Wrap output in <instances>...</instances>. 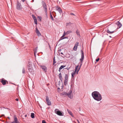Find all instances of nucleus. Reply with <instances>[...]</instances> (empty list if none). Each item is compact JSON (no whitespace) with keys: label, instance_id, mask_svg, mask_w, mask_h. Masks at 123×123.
Masks as SVG:
<instances>
[{"label":"nucleus","instance_id":"6","mask_svg":"<svg viewBox=\"0 0 123 123\" xmlns=\"http://www.w3.org/2000/svg\"><path fill=\"white\" fill-rule=\"evenodd\" d=\"M16 8L18 10H20L22 8V6L20 3H19L18 1L17 2Z\"/></svg>","mask_w":123,"mask_h":123},{"label":"nucleus","instance_id":"50","mask_svg":"<svg viewBox=\"0 0 123 123\" xmlns=\"http://www.w3.org/2000/svg\"><path fill=\"white\" fill-rule=\"evenodd\" d=\"M58 89H60V88H58Z\"/></svg>","mask_w":123,"mask_h":123},{"label":"nucleus","instance_id":"45","mask_svg":"<svg viewBox=\"0 0 123 123\" xmlns=\"http://www.w3.org/2000/svg\"><path fill=\"white\" fill-rule=\"evenodd\" d=\"M77 121H78V123H79V121L78 120H77Z\"/></svg>","mask_w":123,"mask_h":123},{"label":"nucleus","instance_id":"9","mask_svg":"<svg viewBox=\"0 0 123 123\" xmlns=\"http://www.w3.org/2000/svg\"><path fill=\"white\" fill-rule=\"evenodd\" d=\"M40 67L42 70L44 71L45 72H47V68L45 66L41 65L40 66Z\"/></svg>","mask_w":123,"mask_h":123},{"label":"nucleus","instance_id":"46","mask_svg":"<svg viewBox=\"0 0 123 123\" xmlns=\"http://www.w3.org/2000/svg\"><path fill=\"white\" fill-rule=\"evenodd\" d=\"M80 110V108H79V111H81V110Z\"/></svg>","mask_w":123,"mask_h":123},{"label":"nucleus","instance_id":"48","mask_svg":"<svg viewBox=\"0 0 123 123\" xmlns=\"http://www.w3.org/2000/svg\"><path fill=\"white\" fill-rule=\"evenodd\" d=\"M109 37H111V36H109Z\"/></svg>","mask_w":123,"mask_h":123},{"label":"nucleus","instance_id":"36","mask_svg":"<svg viewBox=\"0 0 123 123\" xmlns=\"http://www.w3.org/2000/svg\"><path fill=\"white\" fill-rule=\"evenodd\" d=\"M61 54H62L63 55L61 56H62V57H64L65 55H63V53L62 52H61Z\"/></svg>","mask_w":123,"mask_h":123},{"label":"nucleus","instance_id":"29","mask_svg":"<svg viewBox=\"0 0 123 123\" xmlns=\"http://www.w3.org/2000/svg\"><path fill=\"white\" fill-rule=\"evenodd\" d=\"M25 70L24 68H23L22 69V73L23 74L25 73Z\"/></svg>","mask_w":123,"mask_h":123},{"label":"nucleus","instance_id":"5","mask_svg":"<svg viewBox=\"0 0 123 123\" xmlns=\"http://www.w3.org/2000/svg\"><path fill=\"white\" fill-rule=\"evenodd\" d=\"M55 113L58 115L60 116H63V113H62L61 111H58V109H56L55 110Z\"/></svg>","mask_w":123,"mask_h":123},{"label":"nucleus","instance_id":"31","mask_svg":"<svg viewBox=\"0 0 123 123\" xmlns=\"http://www.w3.org/2000/svg\"><path fill=\"white\" fill-rule=\"evenodd\" d=\"M56 63V62L55 61V57H54L53 59V65H54V64L55 63Z\"/></svg>","mask_w":123,"mask_h":123},{"label":"nucleus","instance_id":"42","mask_svg":"<svg viewBox=\"0 0 123 123\" xmlns=\"http://www.w3.org/2000/svg\"><path fill=\"white\" fill-rule=\"evenodd\" d=\"M16 101H18V99L17 98L16 99Z\"/></svg>","mask_w":123,"mask_h":123},{"label":"nucleus","instance_id":"12","mask_svg":"<svg viewBox=\"0 0 123 123\" xmlns=\"http://www.w3.org/2000/svg\"><path fill=\"white\" fill-rule=\"evenodd\" d=\"M32 16L33 19L35 24L36 25L37 24V19L36 17L34 15H32Z\"/></svg>","mask_w":123,"mask_h":123},{"label":"nucleus","instance_id":"16","mask_svg":"<svg viewBox=\"0 0 123 123\" xmlns=\"http://www.w3.org/2000/svg\"><path fill=\"white\" fill-rule=\"evenodd\" d=\"M72 92V91L70 90L68 92V93L65 92V93H64V94H65V95H71Z\"/></svg>","mask_w":123,"mask_h":123},{"label":"nucleus","instance_id":"43","mask_svg":"<svg viewBox=\"0 0 123 123\" xmlns=\"http://www.w3.org/2000/svg\"><path fill=\"white\" fill-rule=\"evenodd\" d=\"M25 0H22V1L23 2H24Z\"/></svg>","mask_w":123,"mask_h":123},{"label":"nucleus","instance_id":"10","mask_svg":"<svg viewBox=\"0 0 123 123\" xmlns=\"http://www.w3.org/2000/svg\"><path fill=\"white\" fill-rule=\"evenodd\" d=\"M46 101L48 105H51V101L49 100V98L47 96H46Z\"/></svg>","mask_w":123,"mask_h":123},{"label":"nucleus","instance_id":"40","mask_svg":"<svg viewBox=\"0 0 123 123\" xmlns=\"http://www.w3.org/2000/svg\"><path fill=\"white\" fill-rule=\"evenodd\" d=\"M68 38L67 37H64L63 38H62V39H65V38Z\"/></svg>","mask_w":123,"mask_h":123},{"label":"nucleus","instance_id":"13","mask_svg":"<svg viewBox=\"0 0 123 123\" xmlns=\"http://www.w3.org/2000/svg\"><path fill=\"white\" fill-rule=\"evenodd\" d=\"M114 25H116V27H117V25L118 28H120L122 26V24L119 22V21H118L117 23H116V24Z\"/></svg>","mask_w":123,"mask_h":123},{"label":"nucleus","instance_id":"22","mask_svg":"<svg viewBox=\"0 0 123 123\" xmlns=\"http://www.w3.org/2000/svg\"><path fill=\"white\" fill-rule=\"evenodd\" d=\"M28 70L30 72H32L33 70V68L32 67L28 68Z\"/></svg>","mask_w":123,"mask_h":123},{"label":"nucleus","instance_id":"23","mask_svg":"<svg viewBox=\"0 0 123 123\" xmlns=\"http://www.w3.org/2000/svg\"><path fill=\"white\" fill-rule=\"evenodd\" d=\"M58 11L61 14L62 12V9L61 8H59V9L58 10Z\"/></svg>","mask_w":123,"mask_h":123},{"label":"nucleus","instance_id":"47","mask_svg":"<svg viewBox=\"0 0 123 123\" xmlns=\"http://www.w3.org/2000/svg\"><path fill=\"white\" fill-rule=\"evenodd\" d=\"M26 116H27V115H25V117H26Z\"/></svg>","mask_w":123,"mask_h":123},{"label":"nucleus","instance_id":"37","mask_svg":"<svg viewBox=\"0 0 123 123\" xmlns=\"http://www.w3.org/2000/svg\"><path fill=\"white\" fill-rule=\"evenodd\" d=\"M99 60V58H98V59H96V62H98Z\"/></svg>","mask_w":123,"mask_h":123},{"label":"nucleus","instance_id":"2","mask_svg":"<svg viewBox=\"0 0 123 123\" xmlns=\"http://www.w3.org/2000/svg\"><path fill=\"white\" fill-rule=\"evenodd\" d=\"M81 58H80V62L79 63L80 64V66H79L80 67L79 68V69L78 70V68L79 66V65H78L75 67V71L76 72L77 74H78V72L80 68V67L82 65L83 62V61L84 58V55L83 52L82 50H81Z\"/></svg>","mask_w":123,"mask_h":123},{"label":"nucleus","instance_id":"34","mask_svg":"<svg viewBox=\"0 0 123 123\" xmlns=\"http://www.w3.org/2000/svg\"><path fill=\"white\" fill-rule=\"evenodd\" d=\"M72 23L70 22H69L68 23H66V24H67V26L68 25H70Z\"/></svg>","mask_w":123,"mask_h":123},{"label":"nucleus","instance_id":"15","mask_svg":"<svg viewBox=\"0 0 123 123\" xmlns=\"http://www.w3.org/2000/svg\"><path fill=\"white\" fill-rule=\"evenodd\" d=\"M6 81L7 82L6 80L2 79L1 81V82L3 85H5L6 84Z\"/></svg>","mask_w":123,"mask_h":123},{"label":"nucleus","instance_id":"39","mask_svg":"<svg viewBox=\"0 0 123 123\" xmlns=\"http://www.w3.org/2000/svg\"><path fill=\"white\" fill-rule=\"evenodd\" d=\"M42 123H46L45 121L44 120H43L42 121Z\"/></svg>","mask_w":123,"mask_h":123},{"label":"nucleus","instance_id":"38","mask_svg":"<svg viewBox=\"0 0 123 123\" xmlns=\"http://www.w3.org/2000/svg\"><path fill=\"white\" fill-rule=\"evenodd\" d=\"M70 14L71 15H73L75 16V15L72 13H70Z\"/></svg>","mask_w":123,"mask_h":123},{"label":"nucleus","instance_id":"14","mask_svg":"<svg viewBox=\"0 0 123 123\" xmlns=\"http://www.w3.org/2000/svg\"><path fill=\"white\" fill-rule=\"evenodd\" d=\"M36 31L38 36H39L41 35V34L37 27L36 28Z\"/></svg>","mask_w":123,"mask_h":123},{"label":"nucleus","instance_id":"28","mask_svg":"<svg viewBox=\"0 0 123 123\" xmlns=\"http://www.w3.org/2000/svg\"><path fill=\"white\" fill-rule=\"evenodd\" d=\"M42 19V18L40 16H38V19L39 20H40L41 21Z\"/></svg>","mask_w":123,"mask_h":123},{"label":"nucleus","instance_id":"32","mask_svg":"<svg viewBox=\"0 0 123 123\" xmlns=\"http://www.w3.org/2000/svg\"><path fill=\"white\" fill-rule=\"evenodd\" d=\"M66 33L65 32V31H64V32L62 36V37H64V36H65L66 35Z\"/></svg>","mask_w":123,"mask_h":123},{"label":"nucleus","instance_id":"3","mask_svg":"<svg viewBox=\"0 0 123 123\" xmlns=\"http://www.w3.org/2000/svg\"><path fill=\"white\" fill-rule=\"evenodd\" d=\"M108 29L106 31V32L109 34L112 33H114L115 31L117 29L116 27V25H113L111 24L109 25L108 26Z\"/></svg>","mask_w":123,"mask_h":123},{"label":"nucleus","instance_id":"25","mask_svg":"<svg viewBox=\"0 0 123 123\" xmlns=\"http://www.w3.org/2000/svg\"><path fill=\"white\" fill-rule=\"evenodd\" d=\"M65 67V66L61 65L59 68H60V69H62L64 68Z\"/></svg>","mask_w":123,"mask_h":123},{"label":"nucleus","instance_id":"4","mask_svg":"<svg viewBox=\"0 0 123 123\" xmlns=\"http://www.w3.org/2000/svg\"><path fill=\"white\" fill-rule=\"evenodd\" d=\"M42 6L43 7V9L45 11V13H46V15H47V6L46 5V4L45 2L43 1L42 2Z\"/></svg>","mask_w":123,"mask_h":123},{"label":"nucleus","instance_id":"35","mask_svg":"<svg viewBox=\"0 0 123 123\" xmlns=\"http://www.w3.org/2000/svg\"><path fill=\"white\" fill-rule=\"evenodd\" d=\"M29 68H30V67H32V65L31 64H29Z\"/></svg>","mask_w":123,"mask_h":123},{"label":"nucleus","instance_id":"11","mask_svg":"<svg viewBox=\"0 0 123 123\" xmlns=\"http://www.w3.org/2000/svg\"><path fill=\"white\" fill-rule=\"evenodd\" d=\"M79 45V43L78 42H76L73 48V49L74 51H76L77 48L78 46Z\"/></svg>","mask_w":123,"mask_h":123},{"label":"nucleus","instance_id":"8","mask_svg":"<svg viewBox=\"0 0 123 123\" xmlns=\"http://www.w3.org/2000/svg\"><path fill=\"white\" fill-rule=\"evenodd\" d=\"M13 118L14 121L12 122L11 123H20L18 120L17 117L15 115L14 116Z\"/></svg>","mask_w":123,"mask_h":123},{"label":"nucleus","instance_id":"49","mask_svg":"<svg viewBox=\"0 0 123 123\" xmlns=\"http://www.w3.org/2000/svg\"><path fill=\"white\" fill-rule=\"evenodd\" d=\"M59 83H60V81H59Z\"/></svg>","mask_w":123,"mask_h":123},{"label":"nucleus","instance_id":"18","mask_svg":"<svg viewBox=\"0 0 123 123\" xmlns=\"http://www.w3.org/2000/svg\"><path fill=\"white\" fill-rule=\"evenodd\" d=\"M76 72L75 71H74L73 72L71 73V76H72V77L73 78L74 76V75H75L76 74Z\"/></svg>","mask_w":123,"mask_h":123},{"label":"nucleus","instance_id":"19","mask_svg":"<svg viewBox=\"0 0 123 123\" xmlns=\"http://www.w3.org/2000/svg\"><path fill=\"white\" fill-rule=\"evenodd\" d=\"M76 33L77 35L80 36V31L78 30L76 31Z\"/></svg>","mask_w":123,"mask_h":123},{"label":"nucleus","instance_id":"26","mask_svg":"<svg viewBox=\"0 0 123 123\" xmlns=\"http://www.w3.org/2000/svg\"><path fill=\"white\" fill-rule=\"evenodd\" d=\"M67 95L70 98L72 99L73 98V96L72 95Z\"/></svg>","mask_w":123,"mask_h":123},{"label":"nucleus","instance_id":"30","mask_svg":"<svg viewBox=\"0 0 123 123\" xmlns=\"http://www.w3.org/2000/svg\"><path fill=\"white\" fill-rule=\"evenodd\" d=\"M37 51V49H36L34 51V54L35 55L36 54Z\"/></svg>","mask_w":123,"mask_h":123},{"label":"nucleus","instance_id":"33","mask_svg":"<svg viewBox=\"0 0 123 123\" xmlns=\"http://www.w3.org/2000/svg\"><path fill=\"white\" fill-rule=\"evenodd\" d=\"M60 8V7H59L58 6H57L56 7V10L57 11H58V10L59 9V8Z\"/></svg>","mask_w":123,"mask_h":123},{"label":"nucleus","instance_id":"20","mask_svg":"<svg viewBox=\"0 0 123 123\" xmlns=\"http://www.w3.org/2000/svg\"><path fill=\"white\" fill-rule=\"evenodd\" d=\"M68 112L69 113V114L71 115L72 117H73V114L72 113V112L70 111H68Z\"/></svg>","mask_w":123,"mask_h":123},{"label":"nucleus","instance_id":"44","mask_svg":"<svg viewBox=\"0 0 123 123\" xmlns=\"http://www.w3.org/2000/svg\"><path fill=\"white\" fill-rule=\"evenodd\" d=\"M61 69H60V68H59V72H61Z\"/></svg>","mask_w":123,"mask_h":123},{"label":"nucleus","instance_id":"7","mask_svg":"<svg viewBox=\"0 0 123 123\" xmlns=\"http://www.w3.org/2000/svg\"><path fill=\"white\" fill-rule=\"evenodd\" d=\"M68 80V75L67 74H65L64 83V84L65 86H66L67 84Z\"/></svg>","mask_w":123,"mask_h":123},{"label":"nucleus","instance_id":"24","mask_svg":"<svg viewBox=\"0 0 123 123\" xmlns=\"http://www.w3.org/2000/svg\"><path fill=\"white\" fill-rule=\"evenodd\" d=\"M72 32L71 31H68L66 32V34H68L70 33H72Z\"/></svg>","mask_w":123,"mask_h":123},{"label":"nucleus","instance_id":"41","mask_svg":"<svg viewBox=\"0 0 123 123\" xmlns=\"http://www.w3.org/2000/svg\"><path fill=\"white\" fill-rule=\"evenodd\" d=\"M62 37V36L61 37V40L63 39H62V38H63L64 37Z\"/></svg>","mask_w":123,"mask_h":123},{"label":"nucleus","instance_id":"17","mask_svg":"<svg viewBox=\"0 0 123 123\" xmlns=\"http://www.w3.org/2000/svg\"><path fill=\"white\" fill-rule=\"evenodd\" d=\"M58 76L60 79L61 80V81H62V80L63 78L62 77V74H61V73L59 74Z\"/></svg>","mask_w":123,"mask_h":123},{"label":"nucleus","instance_id":"27","mask_svg":"<svg viewBox=\"0 0 123 123\" xmlns=\"http://www.w3.org/2000/svg\"><path fill=\"white\" fill-rule=\"evenodd\" d=\"M50 17L51 20H54V19L53 18L52 16L51 13H50Z\"/></svg>","mask_w":123,"mask_h":123},{"label":"nucleus","instance_id":"21","mask_svg":"<svg viewBox=\"0 0 123 123\" xmlns=\"http://www.w3.org/2000/svg\"><path fill=\"white\" fill-rule=\"evenodd\" d=\"M31 116L32 118H34V114L33 113H31Z\"/></svg>","mask_w":123,"mask_h":123},{"label":"nucleus","instance_id":"1","mask_svg":"<svg viewBox=\"0 0 123 123\" xmlns=\"http://www.w3.org/2000/svg\"><path fill=\"white\" fill-rule=\"evenodd\" d=\"M92 95L94 99L97 101H100L102 99L101 94L98 91H95L93 92L92 93Z\"/></svg>","mask_w":123,"mask_h":123}]
</instances>
